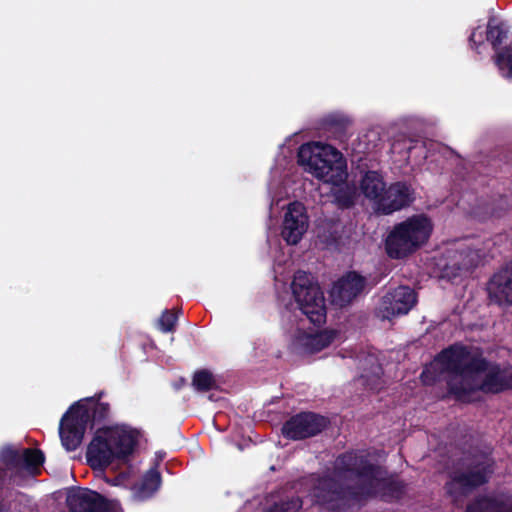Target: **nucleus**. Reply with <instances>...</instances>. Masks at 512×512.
Returning a JSON list of instances; mask_svg holds the SVG:
<instances>
[{
	"label": "nucleus",
	"instance_id": "nucleus-1",
	"mask_svg": "<svg viewBox=\"0 0 512 512\" xmlns=\"http://www.w3.org/2000/svg\"><path fill=\"white\" fill-rule=\"evenodd\" d=\"M383 472L368 454L347 451L337 456L333 475L323 474L315 478L309 496L324 512H354L372 498L387 503L400 501L407 492V483L383 478Z\"/></svg>",
	"mask_w": 512,
	"mask_h": 512
},
{
	"label": "nucleus",
	"instance_id": "nucleus-2",
	"mask_svg": "<svg viewBox=\"0 0 512 512\" xmlns=\"http://www.w3.org/2000/svg\"><path fill=\"white\" fill-rule=\"evenodd\" d=\"M441 358L452 371L477 375L485 373L477 386L484 394H500L512 390V368H502L498 363H491L484 357L480 347L456 342L444 348Z\"/></svg>",
	"mask_w": 512,
	"mask_h": 512
},
{
	"label": "nucleus",
	"instance_id": "nucleus-3",
	"mask_svg": "<svg viewBox=\"0 0 512 512\" xmlns=\"http://www.w3.org/2000/svg\"><path fill=\"white\" fill-rule=\"evenodd\" d=\"M102 396L103 392H100L87 398L85 402H75L62 416L59 436L67 451H74L80 446L89 424L93 425L108 419L110 405L100 401Z\"/></svg>",
	"mask_w": 512,
	"mask_h": 512
},
{
	"label": "nucleus",
	"instance_id": "nucleus-4",
	"mask_svg": "<svg viewBox=\"0 0 512 512\" xmlns=\"http://www.w3.org/2000/svg\"><path fill=\"white\" fill-rule=\"evenodd\" d=\"M138 442L133 430L113 427L98 429L89 443L86 459L93 469H106L114 460H126Z\"/></svg>",
	"mask_w": 512,
	"mask_h": 512
},
{
	"label": "nucleus",
	"instance_id": "nucleus-5",
	"mask_svg": "<svg viewBox=\"0 0 512 512\" xmlns=\"http://www.w3.org/2000/svg\"><path fill=\"white\" fill-rule=\"evenodd\" d=\"M297 162L305 171L325 183L338 184L347 178L342 153L328 144L306 143L299 147Z\"/></svg>",
	"mask_w": 512,
	"mask_h": 512
},
{
	"label": "nucleus",
	"instance_id": "nucleus-6",
	"mask_svg": "<svg viewBox=\"0 0 512 512\" xmlns=\"http://www.w3.org/2000/svg\"><path fill=\"white\" fill-rule=\"evenodd\" d=\"M433 223L426 214H414L393 226L385 240V251L392 259H404L430 239Z\"/></svg>",
	"mask_w": 512,
	"mask_h": 512
},
{
	"label": "nucleus",
	"instance_id": "nucleus-7",
	"mask_svg": "<svg viewBox=\"0 0 512 512\" xmlns=\"http://www.w3.org/2000/svg\"><path fill=\"white\" fill-rule=\"evenodd\" d=\"M44 461L45 455L38 448H23L22 450L12 446L2 448L0 451V462L4 467H0V499L7 483L9 471L11 472L9 480L14 482L23 473L31 477H37L41 474V467Z\"/></svg>",
	"mask_w": 512,
	"mask_h": 512
},
{
	"label": "nucleus",
	"instance_id": "nucleus-8",
	"mask_svg": "<svg viewBox=\"0 0 512 512\" xmlns=\"http://www.w3.org/2000/svg\"><path fill=\"white\" fill-rule=\"evenodd\" d=\"M292 294L301 312L311 323L320 326L326 322V305L323 291L309 274L297 271L291 284Z\"/></svg>",
	"mask_w": 512,
	"mask_h": 512
},
{
	"label": "nucleus",
	"instance_id": "nucleus-9",
	"mask_svg": "<svg viewBox=\"0 0 512 512\" xmlns=\"http://www.w3.org/2000/svg\"><path fill=\"white\" fill-rule=\"evenodd\" d=\"M506 22L490 17L487 23L486 39L495 51L494 63L503 77L512 79V41L502 47L508 38Z\"/></svg>",
	"mask_w": 512,
	"mask_h": 512
},
{
	"label": "nucleus",
	"instance_id": "nucleus-10",
	"mask_svg": "<svg viewBox=\"0 0 512 512\" xmlns=\"http://www.w3.org/2000/svg\"><path fill=\"white\" fill-rule=\"evenodd\" d=\"M492 473V464L478 463L471 470L455 472L446 482L445 490L453 498L467 496L475 489L487 484Z\"/></svg>",
	"mask_w": 512,
	"mask_h": 512
},
{
	"label": "nucleus",
	"instance_id": "nucleus-11",
	"mask_svg": "<svg viewBox=\"0 0 512 512\" xmlns=\"http://www.w3.org/2000/svg\"><path fill=\"white\" fill-rule=\"evenodd\" d=\"M66 503L70 512H120L119 505L89 488L72 487Z\"/></svg>",
	"mask_w": 512,
	"mask_h": 512
},
{
	"label": "nucleus",
	"instance_id": "nucleus-12",
	"mask_svg": "<svg viewBox=\"0 0 512 512\" xmlns=\"http://www.w3.org/2000/svg\"><path fill=\"white\" fill-rule=\"evenodd\" d=\"M328 423L326 417L314 412H300L285 421L281 433L289 440H304L320 434Z\"/></svg>",
	"mask_w": 512,
	"mask_h": 512
},
{
	"label": "nucleus",
	"instance_id": "nucleus-13",
	"mask_svg": "<svg viewBox=\"0 0 512 512\" xmlns=\"http://www.w3.org/2000/svg\"><path fill=\"white\" fill-rule=\"evenodd\" d=\"M319 476L320 475H311L309 478H301L296 481L286 483L277 492L272 494V497L275 500L264 510V512H298L302 509L303 499L297 494V488L309 484V492L315 478ZM308 497L311 498L309 495ZM310 500L312 501V499ZM311 504L318 507L312 502Z\"/></svg>",
	"mask_w": 512,
	"mask_h": 512
},
{
	"label": "nucleus",
	"instance_id": "nucleus-14",
	"mask_svg": "<svg viewBox=\"0 0 512 512\" xmlns=\"http://www.w3.org/2000/svg\"><path fill=\"white\" fill-rule=\"evenodd\" d=\"M367 285V278L359 272L353 270L344 273L331 289L333 303L340 307L351 304L365 292Z\"/></svg>",
	"mask_w": 512,
	"mask_h": 512
},
{
	"label": "nucleus",
	"instance_id": "nucleus-15",
	"mask_svg": "<svg viewBox=\"0 0 512 512\" xmlns=\"http://www.w3.org/2000/svg\"><path fill=\"white\" fill-rule=\"evenodd\" d=\"M444 352L442 349L435 357L434 362L440 364L443 372H447L449 377L447 379V390L450 395H452L455 400L460 402H470L472 394L479 391L477 388L478 384L474 382L472 376H477L476 373L464 372L458 373L452 371L448 368V364L445 362L443 358H441V354Z\"/></svg>",
	"mask_w": 512,
	"mask_h": 512
},
{
	"label": "nucleus",
	"instance_id": "nucleus-16",
	"mask_svg": "<svg viewBox=\"0 0 512 512\" xmlns=\"http://www.w3.org/2000/svg\"><path fill=\"white\" fill-rule=\"evenodd\" d=\"M416 303V294L408 286H399L386 293L380 304V313L383 319L407 314Z\"/></svg>",
	"mask_w": 512,
	"mask_h": 512
},
{
	"label": "nucleus",
	"instance_id": "nucleus-17",
	"mask_svg": "<svg viewBox=\"0 0 512 512\" xmlns=\"http://www.w3.org/2000/svg\"><path fill=\"white\" fill-rule=\"evenodd\" d=\"M308 229V215L304 205L300 202H292L288 205L284 216L281 235L289 245L300 242Z\"/></svg>",
	"mask_w": 512,
	"mask_h": 512
},
{
	"label": "nucleus",
	"instance_id": "nucleus-18",
	"mask_svg": "<svg viewBox=\"0 0 512 512\" xmlns=\"http://www.w3.org/2000/svg\"><path fill=\"white\" fill-rule=\"evenodd\" d=\"M413 201L414 191L411 187L405 182H395L385 190L378 202L377 210L384 215H389L408 207Z\"/></svg>",
	"mask_w": 512,
	"mask_h": 512
},
{
	"label": "nucleus",
	"instance_id": "nucleus-19",
	"mask_svg": "<svg viewBox=\"0 0 512 512\" xmlns=\"http://www.w3.org/2000/svg\"><path fill=\"white\" fill-rule=\"evenodd\" d=\"M491 302L502 306L512 305V260L493 274L487 284Z\"/></svg>",
	"mask_w": 512,
	"mask_h": 512
},
{
	"label": "nucleus",
	"instance_id": "nucleus-20",
	"mask_svg": "<svg viewBox=\"0 0 512 512\" xmlns=\"http://www.w3.org/2000/svg\"><path fill=\"white\" fill-rule=\"evenodd\" d=\"M464 512H512V495H479L467 504Z\"/></svg>",
	"mask_w": 512,
	"mask_h": 512
},
{
	"label": "nucleus",
	"instance_id": "nucleus-21",
	"mask_svg": "<svg viewBox=\"0 0 512 512\" xmlns=\"http://www.w3.org/2000/svg\"><path fill=\"white\" fill-rule=\"evenodd\" d=\"M360 189L365 197L375 200L378 205L379 200L386 190V184L378 172L368 171L362 177Z\"/></svg>",
	"mask_w": 512,
	"mask_h": 512
},
{
	"label": "nucleus",
	"instance_id": "nucleus-22",
	"mask_svg": "<svg viewBox=\"0 0 512 512\" xmlns=\"http://www.w3.org/2000/svg\"><path fill=\"white\" fill-rule=\"evenodd\" d=\"M161 483L162 477L157 467L150 468L135 489L136 498L141 501L151 498L159 490Z\"/></svg>",
	"mask_w": 512,
	"mask_h": 512
},
{
	"label": "nucleus",
	"instance_id": "nucleus-23",
	"mask_svg": "<svg viewBox=\"0 0 512 512\" xmlns=\"http://www.w3.org/2000/svg\"><path fill=\"white\" fill-rule=\"evenodd\" d=\"M332 196L338 208L345 210L352 208L357 200V187L344 180L341 183L333 184Z\"/></svg>",
	"mask_w": 512,
	"mask_h": 512
},
{
	"label": "nucleus",
	"instance_id": "nucleus-24",
	"mask_svg": "<svg viewBox=\"0 0 512 512\" xmlns=\"http://www.w3.org/2000/svg\"><path fill=\"white\" fill-rule=\"evenodd\" d=\"M335 330H323L313 335H308L304 345L310 352H319L328 347L335 339Z\"/></svg>",
	"mask_w": 512,
	"mask_h": 512
},
{
	"label": "nucleus",
	"instance_id": "nucleus-25",
	"mask_svg": "<svg viewBox=\"0 0 512 512\" xmlns=\"http://www.w3.org/2000/svg\"><path fill=\"white\" fill-rule=\"evenodd\" d=\"M322 127L327 132L335 133L339 138H342L346 135L347 128L350 124V121L347 117L341 114H329L325 116L321 121Z\"/></svg>",
	"mask_w": 512,
	"mask_h": 512
},
{
	"label": "nucleus",
	"instance_id": "nucleus-26",
	"mask_svg": "<svg viewBox=\"0 0 512 512\" xmlns=\"http://www.w3.org/2000/svg\"><path fill=\"white\" fill-rule=\"evenodd\" d=\"M192 386L198 392H208L218 388L214 375L207 369L195 371L192 377Z\"/></svg>",
	"mask_w": 512,
	"mask_h": 512
},
{
	"label": "nucleus",
	"instance_id": "nucleus-27",
	"mask_svg": "<svg viewBox=\"0 0 512 512\" xmlns=\"http://www.w3.org/2000/svg\"><path fill=\"white\" fill-rule=\"evenodd\" d=\"M178 316L175 312L164 310L159 318V328L162 332L168 333L175 330Z\"/></svg>",
	"mask_w": 512,
	"mask_h": 512
},
{
	"label": "nucleus",
	"instance_id": "nucleus-28",
	"mask_svg": "<svg viewBox=\"0 0 512 512\" xmlns=\"http://www.w3.org/2000/svg\"><path fill=\"white\" fill-rule=\"evenodd\" d=\"M362 384L369 390L379 391L383 387L380 372L373 373L372 375H361Z\"/></svg>",
	"mask_w": 512,
	"mask_h": 512
},
{
	"label": "nucleus",
	"instance_id": "nucleus-29",
	"mask_svg": "<svg viewBox=\"0 0 512 512\" xmlns=\"http://www.w3.org/2000/svg\"><path fill=\"white\" fill-rule=\"evenodd\" d=\"M440 377V374L434 370L433 366L425 367L421 372L420 379L424 385H434Z\"/></svg>",
	"mask_w": 512,
	"mask_h": 512
},
{
	"label": "nucleus",
	"instance_id": "nucleus-30",
	"mask_svg": "<svg viewBox=\"0 0 512 512\" xmlns=\"http://www.w3.org/2000/svg\"><path fill=\"white\" fill-rule=\"evenodd\" d=\"M409 145L405 147L407 153L411 155L414 151H418L419 154H423V157L426 158L425 154L426 150V142L414 139H408Z\"/></svg>",
	"mask_w": 512,
	"mask_h": 512
},
{
	"label": "nucleus",
	"instance_id": "nucleus-31",
	"mask_svg": "<svg viewBox=\"0 0 512 512\" xmlns=\"http://www.w3.org/2000/svg\"><path fill=\"white\" fill-rule=\"evenodd\" d=\"M477 31L473 30L469 37V44L472 48L477 49L478 46L482 43V39L476 40Z\"/></svg>",
	"mask_w": 512,
	"mask_h": 512
},
{
	"label": "nucleus",
	"instance_id": "nucleus-32",
	"mask_svg": "<svg viewBox=\"0 0 512 512\" xmlns=\"http://www.w3.org/2000/svg\"><path fill=\"white\" fill-rule=\"evenodd\" d=\"M0 512H4V504L2 498L0 499Z\"/></svg>",
	"mask_w": 512,
	"mask_h": 512
}]
</instances>
